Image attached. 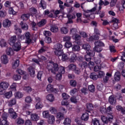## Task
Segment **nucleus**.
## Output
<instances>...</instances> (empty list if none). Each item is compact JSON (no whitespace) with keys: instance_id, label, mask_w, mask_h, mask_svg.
I'll return each instance as SVG.
<instances>
[{"instance_id":"31","label":"nucleus","mask_w":125,"mask_h":125,"mask_svg":"<svg viewBox=\"0 0 125 125\" xmlns=\"http://www.w3.org/2000/svg\"><path fill=\"white\" fill-rule=\"evenodd\" d=\"M47 100L50 102H53L54 101V96L51 94H48L46 97Z\"/></svg>"},{"instance_id":"1","label":"nucleus","mask_w":125,"mask_h":125,"mask_svg":"<svg viewBox=\"0 0 125 125\" xmlns=\"http://www.w3.org/2000/svg\"><path fill=\"white\" fill-rule=\"evenodd\" d=\"M47 69L49 72H51L53 75H56V72H58L59 66L57 63L50 62L47 65Z\"/></svg>"},{"instance_id":"38","label":"nucleus","mask_w":125,"mask_h":125,"mask_svg":"<svg viewBox=\"0 0 125 125\" xmlns=\"http://www.w3.org/2000/svg\"><path fill=\"white\" fill-rule=\"evenodd\" d=\"M29 17H30V15L28 14H23L21 16V18L23 21L28 20V19H29Z\"/></svg>"},{"instance_id":"34","label":"nucleus","mask_w":125,"mask_h":125,"mask_svg":"<svg viewBox=\"0 0 125 125\" xmlns=\"http://www.w3.org/2000/svg\"><path fill=\"white\" fill-rule=\"evenodd\" d=\"M61 32L62 34H67L69 32V30L66 27H62L61 28Z\"/></svg>"},{"instance_id":"48","label":"nucleus","mask_w":125,"mask_h":125,"mask_svg":"<svg viewBox=\"0 0 125 125\" xmlns=\"http://www.w3.org/2000/svg\"><path fill=\"white\" fill-rule=\"evenodd\" d=\"M40 4L43 9H45V8H46V2H45L44 0H41Z\"/></svg>"},{"instance_id":"52","label":"nucleus","mask_w":125,"mask_h":125,"mask_svg":"<svg viewBox=\"0 0 125 125\" xmlns=\"http://www.w3.org/2000/svg\"><path fill=\"white\" fill-rule=\"evenodd\" d=\"M70 84L71 86H73V87H75L77 86V82L74 80H71L70 81Z\"/></svg>"},{"instance_id":"49","label":"nucleus","mask_w":125,"mask_h":125,"mask_svg":"<svg viewBox=\"0 0 125 125\" xmlns=\"http://www.w3.org/2000/svg\"><path fill=\"white\" fill-rule=\"evenodd\" d=\"M29 11L30 13H32V14H37L38 12L37 9L33 7L29 9Z\"/></svg>"},{"instance_id":"9","label":"nucleus","mask_w":125,"mask_h":125,"mask_svg":"<svg viewBox=\"0 0 125 125\" xmlns=\"http://www.w3.org/2000/svg\"><path fill=\"white\" fill-rule=\"evenodd\" d=\"M31 120L34 122H37L40 120V117L37 113H33L31 115Z\"/></svg>"},{"instance_id":"10","label":"nucleus","mask_w":125,"mask_h":125,"mask_svg":"<svg viewBox=\"0 0 125 125\" xmlns=\"http://www.w3.org/2000/svg\"><path fill=\"white\" fill-rule=\"evenodd\" d=\"M11 25V21L9 20H5L3 22V26L4 28H9Z\"/></svg>"},{"instance_id":"29","label":"nucleus","mask_w":125,"mask_h":125,"mask_svg":"<svg viewBox=\"0 0 125 125\" xmlns=\"http://www.w3.org/2000/svg\"><path fill=\"white\" fill-rule=\"evenodd\" d=\"M90 78L94 81H96L98 79L99 76L95 73H92L90 74Z\"/></svg>"},{"instance_id":"45","label":"nucleus","mask_w":125,"mask_h":125,"mask_svg":"<svg viewBox=\"0 0 125 125\" xmlns=\"http://www.w3.org/2000/svg\"><path fill=\"white\" fill-rule=\"evenodd\" d=\"M42 114L43 118L45 119H48V118L50 117V116H49V112L48 111H45L43 112Z\"/></svg>"},{"instance_id":"7","label":"nucleus","mask_w":125,"mask_h":125,"mask_svg":"<svg viewBox=\"0 0 125 125\" xmlns=\"http://www.w3.org/2000/svg\"><path fill=\"white\" fill-rule=\"evenodd\" d=\"M14 49L15 51H19L21 49V43L20 42H18L14 44Z\"/></svg>"},{"instance_id":"22","label":"nucleus","mask_w":125,"mask_h":125,"mask_svg":"<svg viewBox=\"0 0 125 125\" xmlns=\"http://www.w3.org/2000/svg\"><path fill=\"white\" fill-rule=\"evenodd\" d=\"M114 80L116 82H119L121 80V73L120 72H116L114 75Z\"/></svg>"},{"instance_id":"47","label":"nucleus","mask_w":125,"mask_h":125,"mask_svg":"<svg viewBox=\"0 0 125 125\" xmlns=\"http://www.w3.org/2000/svg\"><path fill=\"white\" fill-rule=\"evenodd\" d=\"M30 107H31V105L30 104H24L22 107V110L23 111H27L30 109Z\"/></svg>"},{"instance_id":"39","label":"nucleus","mask_w":125,"mask_h":125,"mask_svg":"<svg viewBox=\"0 0 125 125\" xmlns=\"http://www.w3.org/2000/svg\"><path fill=\"white\" fill-rule=\"evenodd\" d=\"M92 125H100V123L98 119L94 118L92 120Z\"/></svg>"},{"instance_id":"30","label":"nucleus","mask_w":125,"mask_h":125,"mask_svg":"<svg viewBox=\"0 0 125 125\" xmlns=\"http://www.w3.org/2000/svg\"><path fill=\"white\" fill-rule=\"evenodd\" d=\"M12 96V91H10L9 92H6L4 94V97L5 98H7L8 99H9Z\"/></svg>"},{"instance_id":"21","label":"nucleus","mask_w":125,"mask_h":125,"mask_svg":"<svg viewBox=\"0 0 125 125\" xmlns=\"http://www.w3.org/2000/svg\"><path fill=\"white\" fill-rule=\"evenodd\" d=\"M48 118V124H50V125H53V124H54V122H55V117H54L53 115H51Z\"/></svg>"},{"instance_id":"28","label":"nucleus","mask_w":125,"mask_h":125,"mask_svg":"<svg viewBox=\"0 0 125 125\" xmlns=\"http://www.w3.org/2000/svg\"><path fill=\"white\" fill-rule=\"evenodd\" d=\"M95 46H105V44H104V43H103V42H102V41H97L96 42H95Z\"/></svg>"},{"instance_id":"58","label":"nucleus","mask_w":125,"mask_h":125,"mask_svg":"<svg viewBox=\"0 0 125 125\" xmlns=\"http://www.w3.org/2000/svg\"><path fill=\"white\" fill-rule=\"evenodd\" d=\"M44 36L46 37V38H48L51 36V32L49 31H44L43 32Z\"/></svg>"},{"instance_id":"61","label":"nucleus","mask_w":125,"mask_h":125,"mask_svg":"<svg viewBox=\"0 0 125 125\" xmlns=\"http://www.w3.org/2000/svg\"><path fill=\"white\" fill-rule=\"evenodd\" d=\"M13 79L14 80V81H19V80L21 79V76L15 74L14 75Z\"/></svg>"},{"instance_id":"32","label":"nucleus","mask_w":125,"mask_h":125,"mask_svg":"<svg viewBox=\"0 0 125 125\" xmlns=\"http://www.w3.org/2000/svg\"><path fill=\"white\" fill-rule=\"evenodd\" d=\"M82 48L88 51V50L90 49V45L88 43H85L82 45Z\"/></svg>"},{"instance_id":"46","label":"nucleus","mask_w":125,"mask_h":125,"mask_svg":"<svg viewBox=\"0 0 125 125\" xmlns=\"http://www.w3.org/2000/svg\"><path fill=\"white\" fill-rule=\"evenodd\" d=\"M23 90L27 93H30L32 91V88L30 86H25L23 87Z\"/></svg>"},{"instance_id":"13","label":"nucleus","mask_w":125,"mask_h":125,"mask_svg":"<svg viewBox=\"0 0 125 125\" xmlns=\"http://www.w3.org/2000/svg\"><path fill=\"white\" fill-rule=\"evenodd\" d=\"M50 31L52 32V33H57L59 31V29L58 28V26H57L55 24H53L51 25Z\"/></svg>"},{"instance_id":"36","label":"nucleus","mask_w":125,"mask_h":125,"mask_svg":"<svg viewBox=\"0 0 125 125\" xmlns=\"http://www.w3.org/2000/svg\"><path fill=\"white\" fill-rule=\"evenodd\" d=\"M7 55H13V50L12 48H8L6 51Z\"/></svg>"},{"instance_id":"24","label":"nucleus","mask_w":125,"mask_h":125,"mask_svg":"<svg viewBox=\"0 0 125 125\" xmlns=\"http://www.w3.org/2000/svg\"><path fill=\"white\" fill-rule=\"evenodd\" d=\"M63 45L60 43H57L54 45V49L55 50H62Z\"/></svg>"},{"instance_id":"50","label":"nucleus","mask_w":125,"mask_h":125,"mask_svg":"<svg viewBox=\"0 0 125 125\" xmlns=\"http://www.w3.org/2000/svg\"><path fill=\"white\" fill-rule=\"evenodd\" d=\"M10 42H12V43H15L16 41H17V38H16V36L14 35L11 37L10 39Z\"/></svg>"},{"instance_id":"42","label":"nucleus","mask_w":125,"mask_h":125,"mask_svg":"<svg viewBox=\"0 0 125 125\" xmlns=\"http://www.w3.org/2000/svg\"><path fill=\"white\" fill-rule=\"evenodd\" d=\"M16 104V99L15 98L12 99L9 102V106H13V105H15Z\"/></svg>"},{"instance_id":"33","label":"nucleus","mask_w":125,"mask_h":125,"mask_svg":"<svg viewBox=\"0 0 125 125\" xmlns=\"http://www.w3.org/2000/svg\"><path fill=\"white\" fill-rule=\"evenodd\" d=\"M46 90L48 92H52L53 91V85H51V84H49L47 86Z\"/></svg>"},{"instance_id":"4","label":"nucleus","mask_w":125,"mask_h":125,"mask_svg":"<svg viewBox=\"0 0 125 125\" xmlns=\"http://www.w3.org/2000/svg\"><path fill=\"white\" fill-rule=\"evenodd\" d=\"M25 43L30 44L32 42V39H31V34L29 32H27L25 34Z\"/></svg>"},{"instance_id":"6","label":"nucleus","mask_w":125,"mask_h":125,"mask_svg":"<svg viewBox=\"0 0 125 125\" xmlns=\"http://www.w3.org/2000/svg\"><path fill=\"white\" fill-rule=\"evenodd\" d=\"M97 8V5H96L95 6L92 8L91 10H88L87 11H85L84 15L85 16V17H89V16H90V15L87 14V13H89V12H94V11H96Z\"/></svg>"},{"instance_id":"16","label":"nucleus","mask_w":125,"mask_h":125,"mask_svg":"<svg viewBox=\"0 0 125 125\" xmlns=\"http://www.w3.org/2000/svg\"><path fill=\"white\" fill-rule=\"evenodd\" d=\"M55 55L58 56L59 59H60V57L64 54V52H63V50H57L55 51Z\"/></svg>"},{"instance_id":"3","label":"nucleus","mask_w":125,"mask_h":125,"mask_svg":"<svg viewBox=\"0 0 125 125\" xmlns=\"http://www.w3.org/2000/svg\"><path fill=\"white\" fill-rule=\"evenodd\" d=\"M28 73L32 78H35L36 76V71H35V68L32 66H30L28 68Z\"/></svg>"},{"instance_id":"64","label":"nucleus","mask_w":125,"mask_h":125,"mask_svg":"<svg viewBox=\"0 0 125 125\" xmlns=\"http://www.w3.org/2000/svg\"><path fill=\"white\" fill-rule=\"evenodd\" d=\"M0 125H8V122L5 119H3L1 121V124Z\"/></svg>"},{"instance_id":"2","label":"nucleus","mask_w":125,"mask_h":125,"mask_svg":"<svg viewBox=\"0 0 125 125\" xmlns=\"http://www.w3.org/2000/svg\"><path fill=\"white\" fill-rule=\"evenodd\" d=\"M86 53L87 55H85L84 58L85 61H87V62H89V61L91 60V56L93 57V56L95 55V52H94L93 50H91L90 49L86 51Z\"/></svg>"},{"instance_id":"17","label":"nucleus","mask_w":125,"mask_h":125,"mask_svg":"<svg viewBox=\"0 0 125 125\" xmlns=\"http://www.w3.org/2000/svg\"><path fill=\"white\" fill-rule=\"evenodd\" d=\"M9 86V84L7 82H1L0 83V87L3 89H7Z\"/></svg>"},{"instance_id":"18","label":"nucleus","mask_w":125,"mask_h":125,"mask_svg":"<svg viewBox=\"0 0 125 125\" xmlns=\"http://www.w3.org/2000/svg\"><path fill=\"white\" fill-rule=\"evenodd\" d=\"M89 118V116L88 115V113L86 112L83 113L81 117L82 120L84 121H87Z\"/></svg>"},{"instance_id":"26","label":"nucleus","mask_w":125,"mask_h":125,"mask_svg":"<svg viewBox=\"0 0 125 125\" xmlns=\"http://www.w3.org/2000/svg\"><path fill=\"white\" fill-rule=\"evenodd\" d=\"M79 65L82 68L81 69L83 70V69H85L87 67V63L86 62H82L79 63Z\"/></svg>"},{"instance_id":"59","label":"nucleus","mask_w":125,"mask_h":125,"mask_svg":"<svg viewBox=\"0 0 125 125\" xmlns=\"http://www.w3.org/2000/svg\"><path fill=\"white\" fill-rule=\"evenodd\" d=\"M107 119L109 120V123H112V121L113 120V119H114V117H113V115L111 114V113H107Z\"/></svg>"},{"instance_id":"11","label":"nucleus","mask_w":125,"mask_h":125,"mask_svg":"<svg viewBox=\"0 0 125 125\" xmlns=\"http://www.w3.org/2000/svg\"><path fill=\"white\" fill-rule=\"evenodd\" d=\"M67 17L68 19V21L67 22V24H71L72 23H73V20H72V19H75V18H76V16L74 15H72L70 14H68L67 15Z\"/></svg>"},{"instance_id":"44","label":"nucleus","mask_w":125,"mask_h":125,"mask_svg":"<svg viewBox=\"0 0 125 125\" xmlns=\"http://www.w3.org/2000/svg\"><path fill=\"white\" fill-rule=\"evenodd\" d=\"M81 91L82 93L84 94V95H86L87 93H88V89L86 87H83L81 89Z\"/></svg>"},{"instance_id":"12","label":"nucleus","mask_w":125,"mask_h":125,"mask_svg":"<svg viewBox=\"0 0 125 125\" xmlns=\"http://www.w3.org/2000/svg\"><path fill=\"white\" fill-rule=\"evenodd\" d=\"M108 101L111 105H115L116 104V102H117L116 98H115L114 96H110L109 97Z\"/></svg>"},{"instance_id":"60","label":"nucleus","mask_w":125,"mask_h":125,"mask_svg":"<svg viewBox=\"0 0 125 125\" xmlns=\"http://www.w3.org/2000/svg\"><path fill=\"white\" fill-rule=\"evenodd\" d=\"M62 74L60 72H59L57 75L56 77V80L58 81H61L62 80Z\"/></svg>"},{"instance_id":"27","label":"nucleus","mask_w":125,"mask_h":125,"mask_svg":"<svg viewBox=\"0 0 125 125\" xmlns=\"http://www.w3.org/2000/svg\"><path fill=\"white\" fill-rule=\"evenodd\" d=\"M19 67V60H16L14 62L12 63L13 69H16Z\"/></svg>"},{"instance_id":"20","label":"nucleus","mask_w":125,"mask_h":125,"mask_svg":"<svg viewBox=\"0 0 125 125\" xmlns=\"http://www.w3.org/2000/svg\"><path fill=\"white\" fill-rule=\"evenodd\" d=\"M125 1L124 0H122L121 5L119 7V11L121 12H124V10L125 9Z\"/></svg>"},{"instance_id":"40","label":"nucleus","mask_w":125,"mask_h":125,"mask_svg":"<svg viewBox=\"0 0 125 125\" xmlns=\"http://www.w3.org/2000/svg\"><path fill=\"white\" fill-rule=\"evenodd\" d=\"M16 123L18 125H23L25 123V121L23 119L19 118L17 119Z\"/></svg>"},{"instance_id":"54","label":"nucleus","mask_w":125,"mask_h":125,"mask_svg":"<svg viewBox=\"0 0 125 125\" xmlns=\"http://www.w3.org/2000/svg\"><path fill=\"white\" fill-rule=\"evenodd\" d=\"M77 66H76V65L74 64H71L68 65V69H69V70H72V71L75 70Z\"/></svg>"},{"instance_id":"5","label":"nucleus","mask_w":125,"mask_h":125,"mask_svg":"<svg viewBox=\"0 0 125 125\" xmlns=\"http://www.w3.org/2000/svg\"><path fill=\"white\" fill-rule=\"evenodd\" d=\"M111 23H113V30H117L119 28V20L117 19H113L111 21Z\"/></svg>"},{"instance_id":"41","label":"nucleus","mask_w":125,"mask_h":125,"mask_svg":"<svg viewBox=\"0 0 125 125\" xmlns=\"http://www.w3.org/2000/svg\"><path fill=\"white\" fill-rule=\"evenodd\" d=\"M93 50L96 52H101L103 50V48L101 46H95V47L93 48Z\"/></svg>"},{"instance_id":"15","label":"nucleus","mask_w":125,"mask_h":125,"mask_svg":"<svg viewBox=\"0 0 125 125\" xmlns=\"http://www.w3.org/2000/svg\"><path fill=\"white\" fill-rule=\"evenodd\" d=\"M1 60L2 63L3 64H7V63H8V58L7 57V55H4L2 56L1 57Z\"/></svg>"},{"instance_id":"56","label":"nucleus","mask_w":125,"mask_h":125,"mask_svg":"<svg viewBox=\"0 0 125 125\" xmlns=\"http://www.w3.org/2000/svg\"><path fill=\"white\" fill-rule=\"evenodd\" d=\"M25 101L26 103H32L33 99L30 96H27L25 98Z\"/></svg>"},{"instance_id":"51","label":"nucleus","mask_w":125,"mask_h":125,"mask_svg":"<svg viewBox=\"0 0 125 125\" xmlns=\"http://www.w3.org/2000/svg\"><path fill=\"white\" fill-rule=\"evenodd\" d=\"M102 121L104 124H108L109 122V119H108V117H105V116H102L101 117Z\"/></svg>"},{"instance_id":"43","label":"nucleus","mask_w":125,"mask_h":125,"mask_svg":"<svg viewBox=\"0 0 125 125\" xmlns=\"http://www.w3.org/2000/svg\"><path fill=\"white\" fill-rule=\"evenodd\" d=\"M57 119H59L61 121V120H64V114L61 112H59L57 114Z\"/></svg>"},{"instance_id":"35","label":"nucleus","mask_w":125,"mask_h":125,"mask_svg":"<svg viewBox=\"0 0 125 125\" xmlns=\"http://www.w3.org/2000/svg\"><path fill=\"white\" fill-rule=\"evenodd\" d=\"M81 47L79 45H74L72 47L73 51H80Z\"/></svg>"},{"instance_id":"25","label":"nucleus","mask_w":125,"mask_h":125,"mask_svg":"<svg viewBox=\"0 0 125 125\" xmlns=\"http://www.w3.org/2000/svg\"><path fill=\"white\" fill-rule=\"evenodd\" d=\"M77 60V55L76 54L72 53L71 54V56L69 59L70 62H75Z\"/></svg>"},{"instance_id":"62","label":"nucleus","mask_w":125,"mask_h":125,"mask_svg":"<svg viewBox=\"0 0 125 125\" xmlns=\"http://www.w3.org/2000/svg\"><path fill=\"white\" fill-rule=\"evenodd\" d=\"M42 71H39L37 74V78L39 81H42Z\"/></svg>"},{"instance_id":"14","label":"nucleus","mask_w":125,"mask_h":125,"mask_svg":"<svg viewBox=\"0 0 125 125\" xmlns=\"http://www.w3.org/2000/svg\"><path fill=\"white\" fill-rule=\"evenodd\" d=\"M86 107L87 109L86 111V112H88V113H90V111H92L93 110V105H92V104L87 103L86 104Z\"/></svg>"},{"instance_id":"23","label":"nucleus","mask_w":125,"mask_h":125,"mask_svg":"<svg viewBox=\"0 0 125 125\" xmlns=\"http://www.w3.org/2000/svg\"><path fill=\"white\" fill-rule=\"evenodd\" d=\"M45 24H46V20L43 19L37 23V25L38 26V27H42L44 26Z\"/></svg>"},{"instance_id":"63","label":"nucleus","mask_w":125,"mask_h":125,"mask_svg":"<svg viewBox=\"0 0 125 125\" xmlns=\"http://www.w3.org/2000/svg\"><path fill=\"white\" fill-rule=\"evenodd\" d=\"M59 73H60L61 74H65V67L63 66H61L59 67Z\"/></svg>"},{"instance_id":"53","label":"nucleus","mask_w":125,"mask_h":125,"mask_svg":"<svg viewBox=\"0 0 125 125\" xmlns=\"http://www.w3.org/2000/svg\"><path fill=\"white\" fill-rule=\"evenodd\" d=\"M15 96L16 98H22L23 97V94L20 92L15 93Z\"/></svg>"},{"instance_id":"57","label":"nucleus","mask_w":125,"mask_h":125,"mask_svg":"<svg viewBox=\"0 0 125 125\" xmlns=\"http://www.w3.org/2000/svg\"><path fill=\"white\" fill-rule=\"evenodd\" d=\"M0 45L1 47H4L6 45V42H5L4 39H2L0 41Z\"/></svg>"},{"instance_id":"37","label":"nucleus","mask_w":125,"mask_h":125,"mask_svg":"<svg viewBox=\"0 0 125 125\" xmlns=\"http://www.w3.org/2000/svg\"><path fill=\"white\" fill-rule=\"evenodd\" d=\"M88 90L90 92L93 93L95 91V86L93 84L90 85L88 86Z\"/></svg>"},{"instance_id":"19","label":"nucleus","mask_w":125,"mask_h":125,"mask_svg":"<svg viewBox=\"0 0 125 125\" xmlns=\"http://www.w3.org/2000/svg\"><path fill=\"white\" fill-rule=\"evenodd\" d=\"M20 25L21 27V29L24 31H27L28 29V24L26 23H24L23 21H21L20 23Z\"/></svg>"},{"instance_id":"55","label":"nucleus","mask_w":125,"mask_h":125,"mask_svg":"<svg viewBox=\"0 0 125 125\" xmlns=\"http://www.w3.org/2000/svg\"><path fill=\"white\" fill-rule=\"evenodd\" d=\"M63 125H71V120L69 118H66L63 122Z\"/></svg>"},{"instance_id":"8","label":"nucleus","mask_w":125,"mask_h":125,"mask_svg":"<svg viewBox=\"0 0 125 125\" xmlns=\"http://www.w3.org/2000/svg\"><path fill=\"white\" fill-rule=\"evenodd\" d=\"M9 113L10 114V116L12 119H16L17 118V114L14 112V110L13 108H10L9 109Z\"/></svg>"}]
</instances>
